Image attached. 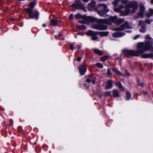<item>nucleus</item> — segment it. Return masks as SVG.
Returning a JSON list of instances; mask_svg holds the SVG:
<instances>
[{
	"label": "nucleus",
	"instance_id": "obj_1",
	"mask_svg": "<svg viewBox=\"0 0 153 153\" xmlns=\"http://www.w3.org/2000/svg\"><path fill=\"white\" fill-rule=\"evenodd\" d=\"M146 40L145 42H140L137 46L139 49L137 51L139 56L142 55L145 51H147L151 49V42H152L153 39L147 35L145 36Z\"/></svg>",
	"mask_w": 153,
	"mask_h": 153
},
{
	"label": "nucleus",
	"instance_id": "obj_2",
	"mask_svg": "<svg viewBox=\"0 0 153 153\" xmlns=\"http://www.w3.org/2000/svg\"><path fill=\"white\" fill-rule=\"evenodd\" d=\"M110 22L108 19H100L97 25H94L92 27L94 29L99 30H103L107 28L106 24L111 25Z\"/></svg>",
	"mask_w": 153,
	"mask_h": 153
},
{
	"label": "nucleus",
	"instance_id": "obj_3",
	"mask_svg": "<svg viewBox=\"0 0 153 153\" xmlns=\"http://www.w3.org/2000/svg\"><path fill=\"white\" fill-rule=\"evenodd\" d=\"M137 5L136 2H131L127 4L125 6V12L124 13V15H127L131 11L132 13H135L137 8Z\"/></svg>",
	"mask_w": 153,
	"mask_h": 153
},
{
	"label": "nucleus",
	"instance_id": "obj_4",
	"mask_svg": "<svg viewBox=\"0 0 153 153\" xmlns=\"http://www.w3.org/2000/svg\"><path fill=\"white\" fill-rule=\"evenodd\" d=\"M24 10L28 14V17L30 19H33L34 18L37 20L38 19V12L37 11H33L31 8H25Z\"/></svg>",
	"mask_w": 153,
	"mask_h": 153
},
{
	"label": "nucleus",
	"instance_id": "obj_5",
	"mask_svg": "<svg viewBox=\"0 0 153 153\" xmlns=\"http://www.w3.org/2000/svg\"><path fill=\"white\" fill-rule=\"evenodd\" d=\"M75 17L77 19H82L86 22H94L97 20L94 17L89 16H85L79 14H76Z\"/></svg>",
	"mask_w": 153,
	"mask_h": 153
},
{
	"label": "nucleus",
	"instance_id": "obj_6",
	"mask_svg": "<svg viewBox=\"0 0 153 153\" xmlns=\"http://www.w3.org/2000/svg\"><path fill=\"white\" fill-rule=\"evenodd\" d=\"M2 126L3 129L5 131L6 134L8 133L9 134L11 133V131L12 129V126L13 124L11 121H10V123L7 122H4L2 123Z\"/></svg>",
	"mask_w": 153,
	"mask_h": 153
},
{
	"label": "nucleus",
	"instance_id": "obj_7",
	"mask_svg": "<svg viewBox=\"0 0 153 153\" xmlns=\"http://www.w3.org/2000/svg\"><path fill=\"white\" fill-rule=\"evenodd\" d=\"M123 53L125 56L127 57H130L131 56H138L139 54L137 51L124 50L123 51Z\"/></svg>",
	"mask_w": 153,
	"mask_h": 153
},
{
	"label": "nucleus",
	"instance_id": "obj_8",
	"mask_svg": "<svg viewBox=\"0 0 153 153\" xmlns=\"http://www.w3.org/2000/svg\"><path fill=\"white\" fill-rule=\"evenodd\" d=\"M132 27L131 24L130 23L126 22L125 23L120 26V27H116L114 28L115 30H124L125 28H131Z\"/></svg>",
	"mask_w": 153,
	"mask_h": 153
},
{
	"label": "nucleus",
	"instance_id": "obj_9",
	"mask_svg": "<svg viewBox=\"0 0 153 153\" xmlns=\"http://www.w3.org/2000/svg\"><path fill=\"white\" fill-rule=\"evenodd\" d=\"M72 6L76 9H80L84 10H85L84 5H83L79 1H75L74 3L72 4Z\"/></svg>",
	"mask_w": 153,
	"mask_h": 153
},
{
	"label": "nucleus",
	"instance_id": "obj_10",
	"mask_svg": "<svg viewBox=\"0 0 153 153\" xmlns=\"http://www.w3.org/2000/svg\"><path fill=\"white\" fill-rule=\"evenodd\" d=\"M112 21L114 23L119 25L123 23L124 20L123 19L121 18H117L116 16H115L111 18Z\"/></svg>",
	"mask_w": 153,
	"mask_h": 153
},
{
	"label": "nucleus",
	"instance_id": "obj_11",
	"mask_svg": "<svg viewBox=\"0 0 153 153\" xmlns=\"http://www.w3.org/2000/svg\"><path fill=\"white\" fill-rule=\"evenodd\" d=\"M96 79L97 78L96 77L94 76L92 74L91 75L89 76L88 78L86 79V82L88 83H89L92 81V83L93 84H95Z\"/></svg>",
	"mask_w": 153,
	"mask_h": 153
},
{
	"label": "nucleus",
	"instance_id": "obj_12",
	"mask_svg": "<svg viewBox=\"0 0 153 153\" xmlns=\"http://www.w3.org/2000/svg\"><path fill=\"white\" fill-rule=\"evenodd\" d=\"M79 70L81 75H83L86 71V67L85 65H81L79 66Z\"/></svg>",
	"mask_w": 153,
	"mask_h": 153
},
{
	"label": "nucleus",
	"instance_id": "obj_13",
	"mask_svg": "<svg viewBox=\"0 0 153 153\" xmlns=\"http://www.w3.org/2000/svg\"><path fill=\"white\" fill-rule=\"evenodd\" d=\"M125 33L124 32H119L114 33L112 35L113 37L116 38L121 37L125 34Z\"/></svg>",
	"mask_w": 153,
	"mask_h": 153
},
{
	"label": "nucleus",
	"instance_id": "obj_14",
	"mask_svg": "<svg viewBox=\"0 0 153 153\" xmlns=\"http://www.w3.org/2000/svg\"><path fill=\"white\" fill-rule=\"evenodd\" d=\"M98 6L100 9L103 10L104 11L106 12H107L109 11V9L107 8V6L105 4H98Z\"/></svg>",
	"mask_w": 153,
	"mask_h": 153
},
{
	"label": "nucleus",
	"instance_id": "obj_15",
	"mask_svg": "<svg viewBox=\"0 0 153 153\" xmlns=\"http://www.w3.org/2000/svg\"><path fill=\"white\" fill-rule=\"evenodd\" d=\"M95 2L94 0H91V2L88 4V8L89 10H91L92 9L95 8Z\"/></svg>",
	"mask_w": 153,
	"mask_h": 153
},
{
	"label": "nucleus",
	"instance_id": "obj_16",
	"mask_svg": "<svg viewBox=\"0 0 153 153\" xmlns=\"http://www.w3.org/2000/svg\"><path fill=\"white\" fill-rule=\"evenodd\" d=\"M113 87V85L112 81L110 79H109L107 82L106 89H109Z\"/></svg>",
	"mask_w": 153,
	"mask_h": 153
},
{
	"label": "nucleus",
	"instance_id": "obj_17",
	"mask_svg": "<svg viewBox=\"0 0 153 153\" xmlns=\"http://www.w3.org/2000/svg\"><path fill=\"white\" fill-rule=\"evenodd\" d=\"M97 31H93L91 30H89L86 33V34L87 35L90 36H92L93 35H96L97 34Z\"/></svg>",
	"mask_w": 153,
	"mask_h": 153
},
{
	"label": "nucleus",
	"instance_id": "obj_18",
	"mask_svg": "<svg viewBox=\"0 0 153 153\" xmlns=\"http://www.w3.org/2000/svg\"><path fill=\"white\" fill-rule=\"evenodd\" d=\"M61 23V21H59L54 19H52L50 21L51 25L53 26H56L58 25V24L59 22Z\"/></svg>",
	"mask_w": 153,
	"mask_h": 153
},
{
	"label": "nucleus",
	"instance_id": "obj_19",
	"mask_svg": "<svg viewBox=\"0 0 153 153\" xmlns=\"http://www.w3.org/2000/svg\"><path fill=\"white\" fill-rule=\"evenodd\" d=\"M37 4V2L36 1H33L30 2L28 5L29 7L28 8H31L33 9L34 8Z\"/></svg>",
	"mask_w": 153,
	"mask_h": 153
},
{
	"label": "nucleus",
	"instance_id": "obj_20",
	"mask_svg": "<svg viewBox=\"0 0 153 153\" xmlns=\"http://www.w3.org/2000/svg\"><path fill=\"white\" fill-rule=\"evenodd\" d=\"M115 85L118 88L120 89L122 91H124L125 90V89L123 87L122 84L119 82H117L115 84Z\"/></svg>",
	"mask_w": 153,
	"mask_h": 153
},
{
	"label": "nucleus",
	"instance_id": "obj_21",
	"mask_svg": "<svg viewBox=\"0 0 153 153\" xmlns=\"http://www.w3.org/2000/svg\"><path fill=\"white\" fill-rule=\"evenodd\" d=\"M142 56L143 57V58H152L153 57V53H152L143 54L142 55Z\"/></svg>",
	"mask_w": 153,
	"mask_h": 153
},
{
	"label": "nucleus",
	"instance_id": "obj_22",
	"mask_svg": "<svg viewBox=\"0 0 153 153\" xmlns=\"http://www.w3.org/2000/svg\"><path fill=\"white\" fill-rule=\"evenodd\" d=\"M97 34L99 35L100 37L106 36H107L108 35V32H97Z\"/></svg>",
	"mask_w": 153,
	"mask_h": 153
},
{
	"label": "nucleus",
	"instance_id": "obj_23",
	"mask_svg": "<svg viewBox=\"0 0 153 153\" xmlns=\"http://www.w3.org/2000/svg\"><path fill=\"white\" fill-rule=\"evenodd\" d=\"M113 96L114 97H118L120 95L118 91L116 89L114 90L113 91Z\"/></svg>",
	"mask_w": 153,
	"mask_h": 153
},
{
	"label": "nucleus",
	"instance_id": "obj_24",
	"mask_svg": "<svg viewBox=\"0 0 153 153\" xmlns=\"http://www.w3.org/2000/svg\"><path fill=\"white\" fill-rule=\"evenodd\" d=\"M93 51L94 53L99 55H101L102 54V52L99 50L97 49H94L93 50Z\"/></svg>",
	"mask_w": 153,
	"mask_h": 153
},
{
	"label": "nucleus",
	"instance_id": "obj_25",
	"mask_svg": "<svg viewBox=\"0 0 153 153\" xmlns=\"http://www.w3.org/2000/svg\"><path fill=\"white\" fill-rule=\"evenodd\" d=\"M140 13L142 14H143L144 11L145 10V7L142 4H141L140 5Z\"/></svg>",
	"mask_w": 153,
	"mask_h": 153
},
{
	"label": "nucleus",
	"instance_id": "obj_26",
	"mask_svg": "<svg viewBox=\"0 0 153 153\" xmlns=\"http://www.w3.org/2000/svg\"><path fill=\"white\" fill-rule=\"evenodd\" d=\"M98 14L101 16L102 17L104 16L105 15V13L102 10H98L97 12Z\"/></svg>",
	"mask_w": 153,
	"mask_h": 153
},
{
	"label": "nucleus",
	"instance_id": "obj_27",
	"mask_svg": "<svg viewBox=\"0 0 153 153\" xmlns=\"http://www.w3.org/2000/svg\"><path fill=\"white\" fill-rule=\"evenodd\" d=\"M76 27L80 30H84L85 29V26L83 25H77L76 26Z\"/></svg>",
	"mask_w": 153,
	"mask_h": 153
},
{
	"label": "nucleus",
	"instance_id": "obj_28",
	"mask_svg": "<svg viewBox=\"0 0 153 153\" xmlns=\"http://www.w3.org/2000/svg\"><path fill=\"white\" fill-rule=\"evenodd\" d=\"M146 28L145 26H142L140 30V31L142 33H144L146 31Z\"/></svg>",
	"mask_w": 153,
	"mask_h": 153
},
{
	"label": "nucleus",
	"instance_id": "obj_29",
	"mask_svg": "<svg viewBox=\"0 0 153 153\" xmlns=\"http://www.w3.org/2000/svg\"><path fill=\"white\" fill-rule=\"evenodd\" d=\"M126 97L128 100L131 98V94L128 91H126Z\"/></svg>",
	"mask_w": 153,
	"mask_h": 153
},
{
	"label": "nucleus",
	"instance_id": "obj_30",
	"mask_svg": "<svg viewBox=\"0 0 153 153\" xmlns=\"http://www.w3.org/2000/svg\"><path fill=\"white\" fill-rule=\"evenodd\" d=\"M108 57L105 56L101 58L100 60L102 62H105L106 60L108 59Z\"/></svg>",
	"mask_w": 153,
	"mask_h": 153
},
{
	"label": "nucleus",
	"instance_id": "obj_31",
	"mask_svg": "<svg viewBox=\"0 0 153 153\" xmlns=\"http://www.w3.org/2000/svg\"><path fill=\"white\" fill-rule=\"evenodd\" d=\"M96 65L100 68H102L103 67V65L100 63H97L96 64Z\"/></svg>",
	"mask_w": 153,
	"mask_h": 153
},
{
	"label": "nucleus",
	"instance_id": "obj_32",
	"mask_svg": "<svg viewBox=\"0 0 153 153\" xmlns=\"http://www.w3.org/2000/svg\"><path fill=\"white\" fill-rule=\"evenodd\" d=\"M137 82L139 85L141 87H143L144 86L143 83L139 80H137Z\"/></svg>",
	"mask_w": 153,
	"mask_h": 153
},
{
	"label": "nucleus",
	"instance_id": "obj_33",
	"mask_svg": "<svg viewBox=\"0 0 153 153\" xmlns=\"http://www.w3.org/2000/svg\"><path fill=\"white\" fill-rule=\"evenodd\" d=\"M120 1V0H115L113 4L115 6H117Z\"/></svg>",
	"mask_w": 153,
	"mask_h": 153
},
{
	"label": "nucleus",
	"instance_id": "obj_34",
	"mask_svg": "<svg viewBox=\"0 0 153 153\" xmlns=\"http://www.w3.org/2000/svg\"><path fill=\"white\" fill-rule=\"evenodd\" d=\"M114 11L117 12H120L121 11V10L119 7L114 8Z\"/></svg>",
	"mask_w": 153,
	"mask_h": 153
},
{
	"label": "nucleus",
	"instance_id": "obj_35",
	"mask_svg": "<svg viewBox=\"0 0 153 153\" xmlns=\"http://www.w3.org/2000/svg\"><path fill=\"white\" fill-rule=\"evenodd\" d=\"M32 31L34 33H36V34L38 32L37 29L35 27H33L32 29Z\"/></svg>",
	"mask_w": 153,
	"mask_h": 153
},
{
	"label": "nucleus",
	"instance_id": "obj_36",
	"mask_svg": "<svg viewBox=\"0 0 153 153\" xmlns=\"http://www.w3.org/2000/svg\"><path fill=\"white\" fill-rule=\"evenodd\" d=\"M91 39L93 40H96L98 39V37L96 35H93Z\"/></svg>",
	"mask_w": 153,
	"mask_h": 153
},
{
	"label": "nucleus",
	"instance_id": "obj_37",
	"mask_svg": "<svg viewBox=\"0 0 153 153\" xmlns=\"http://www.w3.org/2000/svg\"><path fill=\"white\" fill-rule=\"evenodd\" d=\"M117 75L118 76H121L123 77H124L125 76L123 74H122L120 71H117V72L116 73Z\"/></svg>",
	"mask_w": 153,
	"mask_h": 153
},
{
	"label": "nucleus",
	"instance_id": "obj_38",
	"mask_svg": "<svg viewBox=\"0 0 153 153\" xmlns=\"http://www.w3.org/2000/svg\"><path fill=\"white\" fill-rule=\"evenodd\" d=\"M107 74L108 75H110L111 74V73L110 68H108L107 69Z\"/></svg>",
	"mask_w": 153,
	"mask_h": 153
},
{
	"label": "nucleus",
	"instance_id": "obj_39",
	"mask_svg": "<svg viewBox=\"0 0 153 153\" xmlns=\"http://www.w3.org/2000/svg\"><path fill=\"white\" fill-rule=\"evenodd\" d=\"M17 130L19 132H21L22 131V127L21 126H19L18 127Z\"/></svg>",
	"mask_w": 153,
	"mask_h": 153
},
{
	"label": "nucleus",
	"instance_id": "obj_40",
	"mask_svg": "<svg viewBox=\"0 0 153 153\" xmlns=\"http://www.w3.org/2000/svg\"><path fill=\"white\" fill-rule=\"evenodd\" d=\"M78 22L81 24H83V23H88L90 22H86L84 20H79Z\"/></svg>",
	"mask_w": 153,
	"mask_h": 153
},
{
	"label": "nucleus",
	"instance_id": "obj_41",
	"mask_svg": "<svg viewBox=\"0 0 153 153\" xmlns=\"http://www.w3.org/2000/svg\"><path fill=\"white\" fill-rule=\"evenodd\" d=\"M75 44V43H74L73 44H70V48L71 50H73L74 49V45Z\"/></svg>",
	"mask_w": 153,
	"mask_h": 153
},
{
	"label": "nucleus",
	"instance_id": "obj_42",
	"mask_svg": "<svg viewBox=\"0 0 153 153\" xmlns=\"http://www.w3.org/2000/svg\"><path fill=\"white\" fill-rule=\"evenodd\" d=\"M105 96H108L110 95V92L109 91H106L105 93Z\"/></svg>",
	"mask_w": 153,
	"mask_h": 153
},
{
	"label": "nucleus",
	"instance_id": "obj_43",
	"mask_svg": "<svg viewBox=\"0 0 153 153\" xmlns=\"http://www.w3.org/2000/svg\"><path fill=\"white\" fill-rule=\"evenodd\" d=\"M120 1H121V3L123 4H126L128 1L126 0H120Z\"/></svg>",
	"mask_w": 153,
	"mask_h": 153
},
{
	"label": "nucleus",
	"instance_id": "obj_44",
	"mask_svg": "<svg viewBox=\"0 0 153 153\" xmlns=\"http://www.w3.org/2000/svg\"><path fill=\"white\" fill-rule=\"evenodd\" d=\"M35 151L37 153H38V146H36L35 147Z\"/></svg>",
	"mask_w": 153,
	"mask_h": 153
},
{
	"label": "nucleus",
	"instance_id": "obj_45",
	"mask_svg": "<svg viewBox=\"0 0 153 153\" xmlns=\"http://www.w3.org/2000/svg\"><path fill=\"white\" fill-rule=\"evenodd\" d=\"M140 37V35H137L135 36L133 38V39L134 40L138 38H139Z\"/></svg>",
	"mask_w": 153,
	"mask_h": 153
},
{
	"label": "nucleus",
	"instance_id": "obj_46",
	"mask_svg": "<svg viewBox=\"0 0 153 153\" xmlns=\"http://www.w3.org/2000/svg\"><path fill=\"white\" fill-rule=\"evenodd\" d=\"M69 18L71 20H72L73 19V14L72 13L69 16Z\"/></svg>",
	"mask_w": 153,
	"mask_h": 153
},
{
	"label": "nucleus",
	"instance_id": "obj_47",
	"mask_svg": "<svg viewBox=\"0 0 153 153\" xmlns=\"http://www.w3.org/2000/svg\"><path fill=\"white\" fill-rule=\"evenodd\" d=\"M62 35L61 34H59L58 35H56L55 36L56 38H59L60 37L62 36Z\"/></svg>",
	"mask_w": 153,
	"mask_h": 153
},
{
	"label": "nucleus",
	"instance_id": "obj_48",
	"mask_svg": "<svg viewBox=\"0 0 153 153\" xmlns=\"http://www.w3.org/2000/svg\"><path fill=\"white\" fill-rule=\"evenodd\" d=\"M146 16L148 17H150L152 16V15L151 13L150 12L149 13H148L146 14Z\"/></svg>",
	"mask_w": 153,
	"mask_h": 153
},
{
	"label": "nucleus",
	"instance_id": "obj_49",
	"mask_svg": "<svg viewBox=\"0 0 153 153\" xmlns=\"http://www.w3.org/2000/svg\"><path fill=\"white\" fill-rule=\"evenodd\" d=\"M144 24V22L143 21H140L139 22V24L140 25H143Z\"/></svg>",
	"mask_w": 153,
	"mask_h": 153
},
{
	"label": "nucleus",
	"instance_id": "obj_50",
	"mask_svg": "<svg viewBox=\"0 0 153 153\" xmlns=\"http://www.w3.org/2000/svg\"><path fill=\"white\" fill-rule=\"evenodd\" d=\"M145 22L147 24H149L151 23V21L149 19H147L145 20Z\"/></svg>",
	"mask_w": 153,
	"mask_h": 153
},
{
	"label": "nucleus",
	"instance_id": "obj_51",
	"mask_svg": "<svg viewBox=\"0 0 153 153\" xmlns=\"http://www.w3.org/2000/svg\"><path fill=\"white\" fill-rule=\"evenodd\" d=\"M125 75L126 76H129L130 75V74L126 70H125Z\"/></svg>",
	"mask_w": 153,
	"mask_h": 153
},
{
	"label": "nucleus",
	"instance_id": "obj_52",
	"mask_svg": "<svg viewBox=\"0 0 153 153\" xmlns=\"http://www.w3.org/2000/svg\"><path fill=\"white\" fill-rule=\"evenodd\" d=\"M143 92L144 95H147L148 94V92L147 91H144Z\"/></svg>",
	"mask_w": 153,
	"mask_h": 153
},
{
	"label": "nucleus",
	"instance_id": "obj_53",
	"mask_svg": "<svg viewBox=\"0 0 153 153\" xmlns=\"http://www.w3.org/2000/svg\"><path fill=\"white\" fill-rule=\"evenodd\" d=\"M112 71L113 72H114L115 73H116L118 71V70H117L116 69H114V68H112Z\"/></svg>",
	"mask_w": 153,
	"mask_h": 153
},
{
	"label": "nucleus",
	"instance_id": "obj_54",
	"mask_svg": "<svg viewBox=\"0 0 153 153\" xmlns=\"http://www.w3.org/2000/svg\"><path fill=\"white\" fill-rule=\"evenodd\" d=\"M82 59V58L80 57H78L77 59V61L78 62H80L81 59Z\"/></svg>",
	"mask_w": 153,
	"mask_h": 153
},
{
	"label": "nucleus",
	"instance_id": "obj_55",
	"mask_svg": "<svg viewBox=\"0 0 153 153\" xmlns=\"http://www.w3.org/2000/svg\"><path fill=\"white\" fill-rule=\"evenodd\" d=\"M119 7L120 8V10H121V9L123 8L124 7V6L122 5H120L119 6Z\"/></svg>",
	"mask_w": 153,
	"mask_h": 153
},
{
	"label": "nucleus",
	"instance_id": "obj_56",
	"mask_svg": "<svg viewBox=\"0 0 153 153\" xmlns=\"http://www.w3.org/2000/svg\"><path fill=\"white\" fill-rule=\"evenodd\" d=\"M150 12L151 13L152 15L153 16V10L152 9H150Z\"/></svg>",
	"mask_w": 153,
	"mask_h": 153
},
{
	"label": "nucleus",
	"instance_id": "obj_57",
	"mask_svg": "<svg viewBox=\"0 0 153 153\" xmlns=\"http://www.w3.org/2000/svg\"><path fill=\"white\" fill-rule=\"evenodd\" d=\"M89 0H82V1L85 3H87Z\"/></svg>",
	"mask_w": 153,
	"mask_h": 153
},
{
	"label": "nucleus",
	"instance_id": "obj_58",
	"mask_svg": "<svg viewBox=\"0 0 153 153\" xmlns=\"http://www.w3.org/2000/svg\"><path fill=\"white\" fill-rule=\"evenodd\" d=\"M84 86H85L86 88H88L89 87V85H87L86 83L84 84Z\"/></svg>",
	"mask_w": 153,
	"mask_h": 153
},
{
	"label": "nucleus",
	"instance_id": "obj_59",
	"mask_svg": "<svg viewBox=\"0 0 153 153\" xmlns=\"http://www.w3.org/2000/svg\"><path fill=\"white\" fill-rule=\"evenodd\" d=\"M36 141H37V140ZM37 142H34V143H33V145H36H36H37Z\"/></svg>",
	"mask_w": 153,
	"mask_h": 153
},
{
	"label": "nucleus",
	"instance_id": "obj_60",
	"mask_svg": "<svg viewBox=\"0 0 153 153\" xmlns=\"http://www.w3.org/2000/svg\"><path fill=\"white\" fill-rule=\"evenodd\" d=\"M22 144L23 145H24V144H25V145H26V146H27V143L26 142H23Z\"/></svg>",
	"mask_w": 153,
	"mask_h": 153
},
{
	"label": "nucleus",
	"instance_id": "obj_61",
	"mask_svg": "<svg viewBox=\"0 0 153 153\" xmlns=\"http://www.w3.org/2000/svg\"><path fill=\"white\" fill-rule=\"evenodd\" d=\"M42 27H46V25L45 24H44L42 25Z\"/></svg>",
	"mask_w": 153,
	"mask_h": 153
},
{
	"label": "nucleus",
	"instance_id": "obj_62",
	"mask_svg": "<svg viewBox=\"0 0 153 153\" xmlns=\"http://www.w3.org/2000/svg\"><path fill=\"white\" fill-rule=\"evenodd\" d=\"M125 32H128V33H129V32H131V31L130 30L126 31Z\"/></svg>",
	"mask_w": 153,
	"mask_h": 153
},
{
	"label": "nucleus",
	"instance_id": "obj_63",
	"mask_svg": "<svg viewBox=\"0 0 153 153\" xmlns=\"http://www.w3.org/2000/svg\"><path fill=\"white\" fill-rule=\"evenodd\" d=\"M151 2L153 4V0H151Z\"/></svg>",
	"mask_w": 153,
	"mask_h": 153
},
{
	"label": "nucleus",
	"instance_id": "obj_64",
	"mask_svg": "<svg viewBox=\"0 0 153 153\" xmlns=\"http://www.w3.org/2000/svg\"><path fill=\"white\" fill-rule=\"evenodd\" d=\"M151 48L152 50L153 51V47H152V48L151 47Z\"/></svg>",
	"mask_w": 153,
	"mask_h": 153
}]
</instances>
